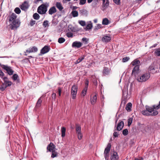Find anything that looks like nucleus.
I'll list each match as a JSON object with an SVG mask.
<instances>
[{"label":"nucleus","mask_w":160,"mask_h":160,"mask_svg":"<svg viewBox=\"0 0 160 160\" xmlns=\"http://www.w3.org/2000/svg\"><path fill=\"white\" fill-rule=\"evenodd\" d=\"M104 157L106 160H109V153H104Z\"/></svg>","instance_id":"nucleus-43"},{"label":"nucleus","mask_w":160,"mask_h":160,"mask_svg":"<svg viewBox=\"0 0 160 160\" xmlns=\"http://www.w3.org/2000/svg\"><path fill=\"white\" fill-rule=\"evenodd\" d=\"M12 78L14 81L18 80V76L17 74H14L13 75Z\"/></svg>","instance_id":"nucleus-36"},{"label":"nucleus","mask_w":160,"mask_h":160,"mask_svg":"<svg viewBox=\"0 0 160 160\" xmlns=\"http://www.w3.org/2000/svg\"><path fill=\"white\" fill-rule=\"evenodd\" d=\"M133 119L132 118H129L128 119V125L129 126L132 124V121Z\"/></svg>","instance_id":"nucleus-38"},{"label":"nucleus","mask_w":160,"mask_h":160,"mask_svg":"<svg viewBox=\"0 0 160 160\" xmlns=\"http://www.w3.org/2000/svg\"><path fill=\"white\" fill-rule=\"evenodd\" d=\"M160 107V101L159 102V104L158 105H154L152 107L154 109H158Z\"/></svg>","instance_id":"nucleus-50"},{"label":"nucleus","mask_w":160,"mask_h":160,"mask_svg":"<svg viewBox=\"0 0 160 160\" xmlns=\"http://www.w3.org/2000/svg\"><path fill=\"white\" fill-rule=\"evenodd\" d=\"M124 126L123 122L122 121H121L118 124L116 130L118 131H121L123 128Z\"/></svg>","instance_id":"nucleus-15"},{"label":"nucleus","mask_w":160,"mask_h":160,"mask_svg":"<svg viewBox=\"0 0 160 160\" xmlns=\"http://www.w3.org/2000/svg\"><path fill=\"white\" fill-rule=\"evenodd\" d=\"M33 18L36 20H38L40 18V16L37 13H35L33 14Z\"/></svg>","instance_id":"nucleus-32"},{"label":"nucleus","mask_w":160,"mask_h":160,"mask_svg":"<svg viewBox=\"0 0 160 160\" xmlns=\"http://www.w3.org/2000/svg\"><path fill=\"white\" fill-rule=\"evenodd\" d=\"M145 129L146 132H149L151 130L150 126L149 125L147 126H146Z\"/></svg>","instance_id":"nucleus-51"},{"label":"nucleus","mask_w":160,"mask_h":160,"mask_svg":"<svg viewBox=\"0 0 160 160\" xmlns=\"http://www.w3.org/2000/svg\"><path fill=\"white\" fill-rule=\"evenodd\" d=\"M57 8L60 11H61L63 9V8L60 2H57L56 4Z\"/></svg>","instance_id":"nucleus-22"},{"label":"nucleus","mask_w":160,"mask_h":160,"mask_svg":"<svg viewBox=\"0 0 160 160\" xmlns=\"http://www.w3.org/2000/svg\"><path fill=\"white\" fill-rule=\"evenodd\" d=\"M57 11V9L54 6L51 7L48 11V13L50 15H52L56 13Z\"/></svg>","instance_id":"nucleus-17"},{"label":"nucleus","mask_w":160,"mask_h":160,"mask_svg":"<svg viewBox=\"0 0 160 160\" xmlns=\"http://www.w3.org/2000/svg\"><path fill=\"white\" fill-rule=\"evenodd\" d=\"M111 145L110 143H108L105 148L104 153H109L111 149Z\"/></svg>","instance_id":"nucleus-18"},{"label":"nucleus","mask_w":160,"mask_h":160,"mask_svg":"<svg viewBox=\"0 0 160 160\" xmlns=\"http://www.w3.org/2000/svg\"><path fill=\"white\" fill-rule=\"evenodd\" d=\"M114 2L116 4L119 5L120 4V0H113Z\"/></svg>","instance_id":"nucleus-56"},{"label":"nucleus","mask_w":160,"mask_h":160,"mask_svg":"<svg viewBox=\"0 0 160 160\" xmlns=\"http://www.w3.org/2000/svg\"><path fill=\"white\" fill-rule=\"evenodd\" d=\"M2 68L6 71L7 72L9 75H12L14 72L13 70L12 69V67L7 65H2Z\"/></svg>","instance_id":"nucleus-4"},{"label":"nucleus","mask_w":160,"mask_h":160,"mask_svg":"<svg viewBox=\"0 0 160 160\" xmlns=\"http://www.w3.org/2000/svg\"><path fill=\"white\" fill-rule=\"evenodd\" d=\"M35 21L33 20H32L30 22V23H29V25L30 26L32 27L35 24Z\"/></svg>","instance_id":"nucleus-45"},{"label":"nucleus","mask_w":160,"mask_h":160,"mask_svg":"<svg viewBox=\"0 0 160 160\" xmlns=\"http://www.w3.org/2000/svg\"><path fill=\"white\" fill-rule=\"evenodd\" d=\"M111 40V37L107 35H104L102 38V41L103 42H108Z\"/></svg>","instance_id":"nucleus-13"},{"label":"nucleus","mask_w":160,"mask_h":160,"mask_svg":"<svg viewBox=\"0 0 160 160\" xmlns=\"http://www.w3.org/2000/svg\"><path fill=\"white\" fill-rule=\"evenodd\" d=\"M155 52L158 56H160V48L156 49L155 51Z\"/></svg>","instance_id":"nucleus-44"},{"label":"nucleus","mask_w":160,"mask_h":160,"mask_svg":"<svg viewBox=\"0 0 160 160\" xmlns=\"http://www.w3.org/2000/svg\"><path fill=\"white\" fill-rule=\"evenodd\" d=\"M148 71L150 72L149 73L154 74L156 73L157 72V70H156L155 68H154L153 66H150L148 68Z\"/></svg>","instance_id":"nucleus-19"},{"label":"nucleus","mask_w":160,"mask_h":160,"mask_svg":"<svg viewBox=\"0 0 160 160\" xmlns=\"http://www.w3.org/2000/svg\"><path fill=\"white\" fill-rule=\"evenodd\" d=\"M87 90V88H84L81 92V95L83 96H84L86 94Z\"/></svg>","instance_id":"nucleus-33"},{"label":"nucleus","mask_w":160,"mask_h":160,"mask_svg":"<svg viewBox=\"0 0 160 160\" xmlns=\"http://www.w3.org/2000/svg\"><path fill=\"white\" fill-rule=\"evenodd\" d=\"M78 134V138L79 140L82 139V135L81 132L77 133Z\"/></svg>","instance_id":"nucleus-55"},{"label":"nucleus","mask_w":160,"mask_h":160,"mask_svg":"<svg viewBox=\"0 0 160 160\" xmlns=\"http://www.w3.org/2000/svg\"><path fill=\"white\" fill-rule=\"evenodd\" d=\"M66 35L68 38H72L73 37V34L71 32H68L66 33Z\"/></svg>","instance_id":"nucleus-42"},{"label":"nucleus","mask_w":160,"mask_h":160,"mask_svg":"<svg viewBox=\"0 0 160 160\" xmlns=\"http://www.w3.org/2000/svg\"><path fill=\"white\" fill-rule=\"evenodd\" d=\"M16 13L18 14H19L20 13L21 11L19 8H16L14 10Z\"/></svg>","instance_id":"nucleus-39"},{"label":"nucleus","mask_w":160,"mask_h":160,"mask_svg":"<svg viewBox=\"0 0 160 160\" xmlns=\"http://www.w3.org/2000/svg\"><path fill=\"white\" fill-rule=\"evenodd\" d=\"M80 13L82 14H85L87 12V11L85 9H82L79 10Z\"/></svg>","instance_id":"nucleus-40"},{"label":"nucleus","mask_w":160,"mask_h":160,"mask_svg":"<svg viewBox=\"0 0 160 160\" xmlns=\"http://www.w3.org/2000/svg\"><path fill=\"white\" fill-rule=\"evenodd\" d=\"M86 0H80L79 4L82 5L85 4L86 2Z\"/></svg>","instance_id":"nucleus-53"},{"label":"nucleus","mask_w":160,"mask_h":160,"mask_svg":"<svg viewBox=\"0 0 160 160\" xmlns=\"http://www.w3.org/2000/svg\"><path fill=\"white\" fill-rule=\"evenodd\" d=\"M76 131L77 133L81 132V128L80 126L78 124L76 125Z\"/></svg>","instance_id":"nucleus-26"},{"label":"nucleus","mask_w":160,"mask_h":160,"mask_svg":"<svg viewBox=\"0 0 160 160\" xmlns=\"http://www.w3.org/2000/svg\"><path fill=\"white\" fill-rule=\"evenodd\" d=\"M119 159V156L116 152L113 151L111 152V160H118Z\"/></svg>","instance_id":"nucleus-6"},{"label":"nucleus","mask_w":160,"mask_h":160,"mask_svg":"<svg viewBox=\"0 0 160 160\" xmlns=\"http://www.w3.org/2000/svg\"><path fill=\"white\" fill-rule=\"evenodd\" d=\"M66 129L64 127H62L61 128L62 137H64L65 136V132Z\"/></svg>","instance_id":"nucleus-28"},{"label":"nucleus","mask_w":160,"mask_h":160,"mask_svg":"<svg viewBox=\"0 0 160 160\" xmlns=\"http://www.w3.org/2000/svg\"><path fill=\"white\" fill-rule=\"evenodd\" d=\"M55 148V145L52 143L50 144L48 146L47 149L50 152H52L55 151L54 148Z\"/></svg>","instance_id":"nucleus-12"},{"label":"nucleus","mask_w":160,"mask_h":160,"mask_svg":"<svg viewBox=\"0 0 160 160\" xmlns=\"http://www.w3.org/2000/svg\"><path fill=\"white\" fill-rule=\"evenodd\" d=\"M158 113V112L156 110H153V111L150 114V115L152 116H155L157 115Z\"/></svg>","instance_id":"nucleus-46"},{"label":"nucleus","mask_w":160,"mask_h":160,"mask_svg":"<svg viewBox=\"0 0 160 160\" xmlns=\"http://www.w3.org/2000/svg\"><path fill=\"white\" fill-rule=\"evenodd\" d=\"M140 64V62L139 60L135 59L132 62V64L133 66H139Z\"/></svg>","instance_id":"nucleus-23"},{"label":"nucleus","mask_w":160,"mask_h":160,"mask_svg":"<svg viewBox=\"0 0 160 160\" xmlns=\"http://www.w3.org/2000/svg\"><path fill=\"white\" fill-rule=\"evenodd\" d=\"M146 109L150 114H151L152 111H153L154 110V108L152 107H150L147 106H146Z\"/></svg>","instance_id":"nucleus-25"},{"label":"nucleus","mask_w":160,"mask_h":160,"mask_svg":"<svg viewBox=\"0 0 160 160\" xmlns=\"http://www.w3.org/2000/svg\"><path fill=\"white\" fill-rule=\"evenodd\" d=\"M65 41V39L63 38H59L58 40V42L60 43H62Z\"/></svg>","instance_id":"nucleus-34"},{"label":"nucleus","mask_w":160,"mask_h":160,"mask_svg":"<svg viewBox=\"0 0 160 160\" xmlns=\"http://www.w3.org/2000/svg\"><path fill=\"white\" fill-rule=\"evenodd\" d=\"M150 73L149 72H147L142 74L141 76L137 79V80L139 82H144L150 78Z\"/></svg>","instance_id":"nucleus-3"},{"label":"nucleus","mask_w":160,"mask_h":160,"mask_svg":"<svg viewBox=\"0 0 160 160\" xmlns=\"http://www.w3.org/2000/svg\"><path fill=\"white\" fill-rule=\"evenodd\" d=\"M78 91L77 87L74 85H73L71 88V95L72 98L73 99H75L76 98L77 93Z\"/></svg>","instance_id":"nucleus-5"},{"label":"nucleus","mask_w":160,"mask_h":160,"mask_svg":"<svg viewBox=\"0 0 160 160\" xmlns=\"http://www.w3.org/2000/svg\"><path fill=\"white\" fill-rule=\"evenodd\" d=\"M139 69V66H135L132 70V75H134L135 76H136V74H138V72Z\"/></svg>","instance_id":"nucleus-14"},{"label":"nucleus","mask_w":160,"mask_h":160,"mask_svg":"<svg viewBox=\"0 0 160 160\" xmlns=\"http://www.w3.org/2000/svg\"><path fill=\"white\" fill-rule=\"evenodd\" d=\"M7 87H6V85H4V84H3L1 87V89L2 91H4L5 90V89Z\"/></svg>","instance_id":"nucleus-61"},{"label":"nucleus","mask_w":160,"mask_h":160,"mask_svg":"<svg viewBox=\"0 0 160 160\" xmlns=\"http://www.w3.org/2000/svg\"><path fill=\"white\" fill-rule=\"evenodd\" d=\"M29 6L28 2L27 1H24L21 7V8L23 10L27 9Z\"/></svg>","instance_id":"nucleus-11"},{"label":"nucleus","mask_w":160,"mask_h":160,"mask_svg":"<svg viewBox=\"0 0 160 160\" xmlns=\"http://www.w3.org/2000/svg\"><path fill=\"white\" fill-rule=\"evenodd\" d=\"M130 58L129 57H126L123 58L122 61L123 62H125L129 60Z\"/></svg>","instance_id":"nucleus-49"},{"label":"nucleus","mask_w":160,"mask_h":160,"mask_svg":"<svg viewBox=\"0 0 160 160\" xmlns=\"http://www.w3.org/2000/svg\"><path fill=\"white\" fill-rule=\"evenodd\" d=\"M82 44L80 42L75 41L73 42L72 47L73 48H80L82 45Z\"/></svg>","instance_id":"nucleus-9"},{"label":"nucleus","mask_w":160,"mask_h":160,"mask_svg":"<svg viewBox=\"0 0 160 160\" xmlns=\"http://www.w3.org/2000/svg\"><path fill=\"white\" fill-rule=\"evenodd\" d=\"M58 92L59 97L61 96L62 92V89L60 87H58Z\"/></svg>","instance_id":"nucleus-60"},{"label":"nucleus","mask_w":160,"mask_h":160,"mask_svg":"<svg viewBox=\"0 0 160 160\" xmlns=\"http://www.w3.org/2000/svg\"><path fill=\"white\" fill-rule=\"evenodd\" d=\"M38 50V48L34 46L31 47L27 50H26V52L28 53L35 52L37 51Z\"/></svg>","instance_id":"nucleus-10"},{"label":"nucleus","mask_w":160,"mask_h":160,"mask_svg":"<svg viewBox=\"0 0 160 160\" xmlns=\"http://www.w3.org/2000/svg\"><path fill=\"white\" fill-rule=\"evenodd\" d=\"M56 94L55 93H52V98L53 99H54V100H55L56 98Z\"/></svg>","instance_id":"nucleus-64"},{"label":"nucleus","mask_w":160,"mask_h":160,"mask_svg":"<svg viewBox=\"0 0 160 160\" xmlns=\"http://www.w3.org/2000/svg\"><path fill=\"white\" fill-rule=\"evenodd\" d=\"M97 95L95 94L92 97H91L90 98V102L92 105L94 104L97 102Z\"/></svg>","instance_id":"nucleus-16"},{"label":"nucleus","mask_w":160,"mask_h":160,"mask_svg":"<svg viewBox=\"0 0 160 160\" xmlns=\"http://www.w3.org/2000/svg\"><path fill=\"white\" fill-rule=\"evenodd\" d=\"M102 27V25L101 24H98L97 26L95 27L94 30H96Z\"/></svg>","instance_id":"nucleus-47"},{"label":"nucleus","mask_w":160,"mask_h":160,"mask_svg":"<svg viewBox=\"0 0 160 160\" xmlns=\"http://www.w3.org/2000/svg\"><path fill=\"white\" fill-rule=\"evenodd\" d=\"M12 84V82L10 81H8L5 84L6 87H8L11 86Z\"/></svg>","instance_id":"nucleus-59"},{"label":"nucleus","mask_w":160,"mask_h":160,"mask_svg":"<svg viewBox=\"0 0 160 160\" xmlns=\"http://www.w3.org/2000/svg\"><path fill=\"white\" fill-rule=\"evenodd\" d=\"M122 134L124 136L127 135L128 134V131L127 129H125L122 131Z\"/></svg>","instance_id":"nucleus-48"},{"label":"nucleus","mask_w":160,"mask_h":160,"mask_svg":"<svg viewBox=\"0 0 160 160\" xmlns=\"http://www.w3.org/2000/svg\"><path fill=\"white\" fill-rule=\"evenodd\" d=\"M50 50V48L49 47L47 46H45L41 50L40 53L42 54H44L48 52Z\"/></svg>","instance_id":"nucleus-8"},{"label":"nucleus","mask_w":160,"mask_h":160,"mask_svg":"<svg viewBox=\"0 0 160 160\" xmlns=\"http://www.w3.org/2000/svg\"><path fill=\"white\" fill-rule=\"evenodd\" d=\"M79 23L82 26H84L86 25L85 21H79Z\"/></svg>","instance_id":"nucleus-52"},{"label":"nucleus","mask_w":160,"mask_h":160,"mask_svg":"<svg viewBox=\"0 0 160 160\" xmlns=\"http://www.w3.org/2000/svg\"><path fill=\"white\" fill-rule=\"evenodd\" d=\"M42 102L41 98H40L38 100L35 106V108H39L41 105Z\"/></svg>","instance_id":"nucleus-24"},{"label":"nucleus","mask_w":160,"mask_h":160,"mask_svg":"<svg viewBox=\"0 0 160 160\" xmlns=\"http://www.w3.org/2000/svg\"><path fill=\"white\" fill-rule=\"evenodd\" d=\"M71 13L73 17H75L78 16V12L77 11H72Z\"/></svg>","instance_id":"nucleus-35"},{"label":"nucleus","mask_w":160,"mask_h":160,"mask_svg":"<svg viewBox=\"0 0 160 160\" xmlns=\"http://www.w3.org/2000/svg\"><path fill=\"white\" fill-rule=\"evenodd\" d=\"M17 17V16L14 13H12L7 17L9 22H10L9 26L11 30H16L20 25L21 22L19 19H16Z\"/></svg>","instance_id":"nucleus-1"},{"label":"nucleus","mask_w":160,"mask_h":160,"mask_svg":"<svg viewBox=\"0 0 160 160\" xmlns=\"http://www.w3.org/2000/svg\"><path fill=\"white\" fill-rule=\"evenodd\" d=\"M84 56H81L76 61L75 63L76 64H77L81 62L84 59Z\"/></svg>","instance_id":"nucleus-27"},{"label":"nucleus","mask_w":160,"mask_h":160,"mask_svg":"<svg viewBox=\"0 0 160 160\" xmlns=\"http://www.w3.org/2000/svg\"><path fill=\"white\" fill-rule=\"evenodd\" d=\"M111 71V69L107 67H104L102 71L103 75L104 76L109 75Z\"/></svg>","instance_id":"nucleus-7"},{"label":"nucleus","mask_w":160,"mask_h":160,"mask_svg":"<svg viewBox=\"0 0 160 160\" xmlns=\"http://www.w3.org/2000/svg\"><path fill=\"white\" fill-rule=\"evenodd\" d=\"M52 152L51 155V157L52 158H54L57 157L58 155V153L57 152H55V151H54L53 152Z\"/></svg>","instance_id":"nucleus-37"},{"label":"nucleus","mask_w":160,"mask_h":160,"mask_svg":"<svg viewBox=\"0 0 160 160\" xmlns=\"http://www.w3.org/2000/svg\"><path fill=\"white\" fill-rule=\"evenodd\" d=\"M142 113L145 116H149L150 115V113H149L147 110L146 109V110H143L142 111Z\"/></svg>","instance_id":"nucleus-31"},{"label":"nucleus","mask_w":160,"mask_h":160,"mask_svg":"<svg viewBox=\"0 0 160 160\" xmlns=\"http://www.w3.org/2000/svg\"><path fill=\"white\" fill-rule=\"evenodd\" d=\"M88 83H89V81L88 80H85V87L84 88H88Z\"/></svg>","instance_id":"nucleus-54"},{"label":"nucleus","mask_w":160,"mask_h":160,"mask_svg":"<svg viewBox=\"0 0 160 160\" xmlns=\"http://www.w3.org/2000/svg\"><path fill=\"white\" fill-rule=\"evenodd\" d=\"M128 95V92H123V97L125 99H127V96Z\"/></svg>","instance_id":"nucleus-58"},{"label":"nucleus","mask_w":160,"mask_h":160,"mask_svg":"<svg viewBox=\"0 0 160 160\" xmlns=\"http://www.w3.org/2000/svg\"><path fill=\"white\" fill-rule=\"evenodd\" d=\"M3 80H4V83L5 84L8 81V78L6 77H5L3 78Z\"/></svg>","instance_id":"nucleus-62"},{"label":"nucleus","mask_w":160,"mask_h":160,"mask_svg":"<svg viewBox=\"0 0 160 160\" xmlns=\"http://www.w3.org/2000/svg\"><path fill=\"white\" fill-rule=\"evenodd\" d=\"M48 22H49L48 20H46L44 21L42 23L43 27L44 28H46L49 26Z\"/></svg>","instance_id":"nucleus-30"},{"label":"nucleus","mask_w":160,"mask_h":160,"mask_svg":"<svg viewBox=\"0 0 160 160\" xmlns=\"http://www.w3.org/2000/svg\"><path fill=\"white\" fill-rule=\"evenodd\" d=\"M92 27V23L88 24L86 28V30L91 29Z\"/></svg>","instance_id":"nucleus-41"},{"label":"nucleus","mask_w":160,"mask_h":160,"mask_svg":"<svg viewBox=\"0 0 160 160\" xmlns=\"http://www.w3.org/2000/svg\"><path fill=\"white\" fill-rule=\"evenodd\" d=\"M109 23L108 20L107 18H104L102 21V24L103 25H107Z\"/></svg>","instance_id":"nucleus-29"},{"label":"nucleus","mask_w":160,"mask_h":160,"mask_svg":"<svg viewBox=\"0 0 160 160\" xmlns=\"http://www.w3.org/2000/svg\"><path fill=\"white\" fill-rule=\"evenodd\" d=\"M4 74L3 72L1 71V70H0V76L2 78L4 76Z\"/></svg>","instance_id":"nucleus-63"},{"label":"nucleus","mask_w":160,"mask_h":160,"mask_svg":"<svg viewBox=\"0 0 160 160\" xmlns=\"http://www.w3.org/2000/svg\"><path fill=\"white\" fill-rule=\"evenodd\" d=\"M109 2L108 0H106L103 6L104 7H107L109 5Z\"/></svg>","instance_id":"nucleus-57"},{"label":"nucleus","mask_w":160,"mask_h":160,"mask_svg":"<svg viewBox=\"0 0 160 160\" xmlns=\"http://www.w3.org/2000/svg\"><path fill=\"white\" fill-rule=\"evenodd\" d=\"M49 6V3L48 2L41 4L38 8V12L40 14H45Z\"/></svg>","instance_id":"nucleus-2"},{"label":"nucleus","mask_w":160,"mask_h":160,"mask_svg":"<svg viewBox=\"0 0 160 160\" xmlns=\"http://www.w3.org/2000/svg\"><path fill=\"white\" fill-rule=\"evenodd\" d=\"M91 77L92 78V81L93 84L95 86H97L98 85V82L96 78L94 75H92Z\"/></svg>","instance_id":"nucleus-20"},{"label":"nucleus","mask_w":160,"mask_h":160,"mask_svg":"<svg viewBox=\"0 0 160 160\" xmlns=\"http://www.w3.org/2000/svg\"><path fill=\"white\" fill-rule=\"evenodd\" d=\"M132 107V103L130 102H129L126 105L125 108L128 111L130 112L131 111Z\"/></svg>","instance_id":"nucleus-21"}]
</instances>
